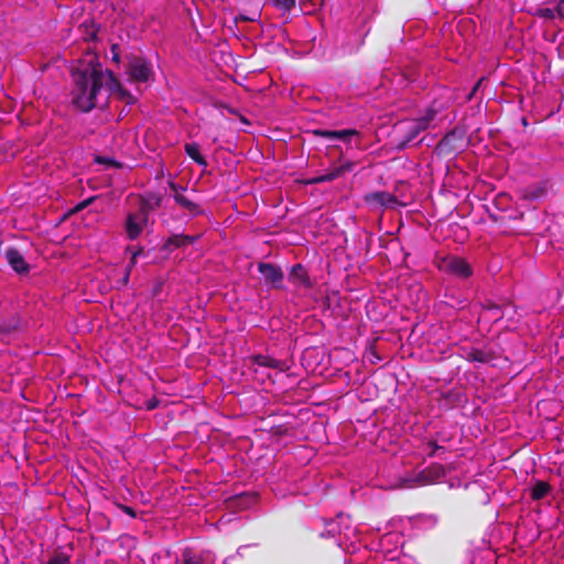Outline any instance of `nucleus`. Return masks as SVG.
Returning a JSON list of instances; mask_svg holds the SVG:
<instances>
[{
  "label": "nucleus",
  "instance_id": "nucleus-1",
  "mask_svg": "<svg viewBox=\"0 0 564 564\" xmlns=\"http://www.w3.org/2000/svg\"><path fill=\"white\" fill-rule=\"evenodd\" d=\"M72 75L74 82L72 102L84 112L94 109L102 94L116 95L127 104H133L135 100L121 87L110 70L102 69L98 56L93 52H87L82 59L77 61Z\"/></svg>",
  "mask_w": 564,
  "mask_h": 564
},
{
  "label": "nucleus",
  "instance_id": "nucleus-2",
  "mask_svg": "<svg viewBox=\"0 0 564 564\" xmlns=\"http://www.w3.org/2000/svg\"><path fill=\"white\" fill-rule=\"evenodd\" d=\"M437 267L442 272L458 279H467L473 274L470 264L464 258L457 256H447L438 259Z\"/></svg>",
  "mask_w": 564,
  "mask_h": 564
},
{
  "label": "nucleus",
  "instance_id": "nucleus-3",
  "mask_svg": "<svg viewBox=\"0 0 564 564\" xmlns=\"http://www.w3.org/2000/svg\"><path fill=\"white\" fill-rule=\"evenodd\" d=\"M349 520L348 517L344 514H338L336 519L329 520L325 524V531L321 533L323 538H334L336 534L339 535L337 544L339 547H344V543L341 541V536L349 540L350 534L355 532V530L350 529L346 522Z\"/></svg>",
  "mask_w": 564,
  "mask_h": 564
},
{
  "label": "nucleus",
  "instance_id": "nucleus-4",
  "mask_svg": "<svg viewBox=\"0 0 564 564\" xmlns=\"http://www.w3.org/2000/svg\"><path fill=\"white\" fill-rule=\"evenodd\" d=\"M127 74L133 84L148 83L152 77L150 64L142 57H134L129 62Z\"/></svg>",
  "mask_w": 564,
  "mask_h": 564
},
{
  "label": "nucleus",
  "instance_id": "nucleus-5",
  "mask_svg": "<svg viewBox=\"0 0 564 564\" xmlns=\"http://www.w3.org/2000/svg\"><path fill=\"white\" fill-rule=\"evenodd\" d=\"M149 217L139 209L128 214L124 229L130 240L137 239L147 228Z\"/></svg>",
  "mask_w": 564,
  "mask_h": 564
},
{
  "label": "nucleus",
  "instance_id": "nucleus-6",
  "mask_svg": "<svg viewBox=\"0 0 564 564\" xmlns=\"http://www.w3.org/2000/svg\"><path fill=\"white\" fill-rule=\"evenodd\" d=\"M435 116L436 111L434 109H429L425 116L403 122L402 126L409 133L406 141L410 142L414 140L421 131L427 129L431 121L434 120Z\"/></svg>",
  "mask_w": 564,
  "mask_h": 564
},
{
  "label": "nucleus",
  "instance_id": "nucleus-7",
  "mask_svg": "<svg viewBox=\"0 0 564 564\" xmlns=\"http://www.w3.org/2000/svg\"><path fill=\"white\" fill-rule=\"evenodd\" d=\"M442 475L443 471L441 467H431L417 473L414 478L403 479L401 486L404 488H413L416 486L427 485L436 481Z\"/></svg>",
  "mask_w": 564,
  "mask_h": 564
},
{
  "label": "nucleus",
  "instance_id": "nucleus-8",
  "mask_svg": "<svg viewBox=\"0 0 564 564\" xmlns=\"http://www.w3.org/2000/svg\"><path fill=\"white\" fill-rule=\"evenodd\" d=\"M170 186L174 192V196H173L174 200L183 209L187 210L192 215H199L203 213L199 205L196 204L193 199H191L187 195L184 194L185 189L183 187H180L174 183H171Z\"/></svg>",
  "mask_w": 564,
  "mask_h": 564
},
{
  "label": "nucleus",
  "instance_id": "nucleus-9",
  "mask_svg": "<svg viewBox=\"0 0 564 564\" xmlns=\"http://www.w3.org/2000/svg\"><path fill=\"white\" fill-rule=\"evenodd\" d=\"M259 271L267 283H270L274 288H279L281 285L283 273L280 268L271 263H260Z\"/></svg>",
  "mask_w": 564,
  "mask_h": 564
},
{
  "label": "nucleus",
  "instance_id": "nucleus-10",
  "mask_svg": "<svg viewBox=\"0 0 564 564\" xmlns=\"http://www.w3.org/2000/svg\"><path fill=\"white\" fill-rule=\"evenodd\" d=\"M315 135L326 138L328 140H341L344 142H350V137L358 135V131L354 129L345 130H323L317 129L314 131Z\"/></svg>",
  "mask_w": 564,
  "mask_h": 564
},
{
  "label": "nucleus",
  "instance_id": "nucleus-11",
  "mask_svg": "<svg viewBox=\"0 0 564 564\" xmlns=\"http://www.w3.org/2000/svg\"><path fill=\"white\" fill-rule=\"evenodd\" d=\"M350 169H351L350 163L335 166L330 171L311 178L307 183L308 184H318V183H324V182H330V181L339 177L340 175H343L346 171H349Z\"/></svg>",
  "mask_w": 564,
  "mask_h": 564
},
{
  "label": "nucleus",
  "instance_id": "nucleus-12",
  "mask_svg": "<svg viewBox=\"0 0 564 564\" xmlns=\"http://www.w3.org/2000/svg\"><path fill=\"white\" fill-rule=\"evenodd\" d=\"M6 258L9 264L12 267L14 271L18 273L28 272L29 267L23 258V256L17 249L10 248L6 252Z\"/></svg>",
  "mask_w": 564,
  "mask_h": 564
},
{
  "label": "nucleus",
  "instance_id": "nucleus-13",
  "mask_svg": "<svg viewBox=\"0 0 564 564\" xmlns=\"http://www.w3.org/2000/svg\"><path fill=\"white\" fill-rule=\"evenodd\" d=\"M161 205V196L156 194H148L140 199L139 210L143 212L148 217L149 213Z\"/></svg>",
  "mask_w": 564,
  "mask_h": 564
},
{
  "label": "nucleus",
  "instance_id": "nucleus-14",
  "mask_svg": "<svg viewBox=\"0 0 564 564\" xmlns=\"http://www.w3.org/2000/svg\"><path fill=\"white\" fill-rule=\"evenodd\" d=\"M290 280L297 286L308 288L310 279L305 269L301 264H295L290 273Z\"/></svg>",
  "mask_w": 564,
  "mask_h": 564
},
{
  "label": "nucleus",
  "instance_id": "nucleus-15",
  "mask_svg": "<svg viewBox=\"0 0 564 564\" xmlns=\"http://www.w3.org/2000/svg\"><path fill=\"white\" fill-rule=\"evenodd\" d=\"M368 200L384 207H391L397 202L394 196L386 192L372 193L368 196Z\"/></svg>",
  "mask_w": 564,
  "mask_h": 564
},
{
  "label": "nucleus",
  "instance_id": "nucleus-16",
  "mask_svg": "<svg viewBox=\"0 0 564 564\" xmlns=\"http://www.w3.org/2000/svg\"><path fill=\"white\" fill-rule=\"evenodd\" d=\"M197 237L195 236H173L166 241V248H178L189 243H193Z\"/></svg>",
  "mask_w": 564,
  "mask_h": 564
},
{
  "label": "nucleus",
  "instance_id": "nucleus-17",
  "mask_svg": "<svg viewBox=\"0 0 564 564\" xmlns=\"http://www.w3.org/2000/svg\"><path fill=\"white\" fill-rule=\"evenodd\" d=\"M550 492V485L545 481H536L531 488V498L540 500Z\"/></svg>",
  "mask_w": 564,
  "mask_h": 564
},
{
  "label": "nucleus",
  "instance_id": "nucleus-18",
  "mask_svg": "<svg viewBox=\"0 0 564 564\" xmlns=\"http://www.w3.org/2000/svg\"><path fill=\"white\" fill-rule=\"evenodd\" d=\"M185 152L186 154L193 159L196 163L199 165H206L205 159L202 156L199 152V147L196 143H187L185 145Z\"/></svg>",
  "mask_w": 564,
  "mask_h": 564
},
{
  "label": "nucleus",
  "instance_id": "nucleus-19",
  "mask_svg": "<svg viewBox=\"0 0 564 564\" xmlns=\"http://www.w3.org/2000/svg\"><path fill=\"white\" fill-rule=\"evenodd\" d=\"M252 364L260 366V367H267V368H278L280 366V362L269 356L263 355H257L252 357Z\"/></svg>",
  "mask_w": 564,
  "mask_h": 564
},
{
  "label": "nucleus",
  "instance_id": "nucleus-20",
  "mask_svg": "<svg viewBox=\"0 0 564 564\" xmlns=\"http://www.w3.org/2000/svg\"><path fill=\"white\" fill-rule=\"evenodd\" d=\"M272 4L282 13L290 12L295 7V0H272Z\"/></svg>",
  "mask_w": 564,
  "mask_h": 564
},
{
  "label": "nucleus",
  "instance_id": "nucleus-21",
  "mask_svg": "<svg viewBox=\"0 0 564 564\" xmlns=\"http://www.w3.org/2000/svg\"><path fill=\"white\" fill-rule=\"evenodd\" d=\"M182 564H205L203 557L198 554H194L191 551L183 553Z\"/></svg>",
  "mask_w": 564,
  "mask_h": 564
},
{
  "label": "nucleus",
  "instance_id": "nucleus-22",
  "mask_svg": "<svg viewBox=\"0 0 564 564\" xmlns=\"http://www.w3.org/2000/svg\"><path fill=\"white\" fill-rule=\"evenodd\" d=\"M69 560L66 555L63 554H56L53 557H51L47 562V564H68Z\"/></svg>",
  "mask_w": 564,
  "mask_h": 564
},
{
  "label": "nucleus",
  "instance_id": "nucleus-23",
  "mask_svg": "<svg viewBox=\"0 0 564 564\" xmlns=\"http://www.w3.org/2000/svg\"><path fill=\"white\" fill-rule=\"evenodd\" d=\"M539 15L544 19L552 20L555 18L556 12L554 9L551 8H544L539 10Z\"/></svg>",
  "mask_w": 564,
  "mask_h": 564
},
{
  "label": "nucleus",
  "instance_id": "nucleus-24",
  "mask_svg": "<svg viewBox=\"0 0 564 564\" xmlns=\"http://www.w3.org/2000/svg\"><path fill=\"white\" fill-rule=\"evenodd\" d=\"M471 357L474 360L476 361H479V362H486L487 361V358L485 356V354L482 351H475L471 354Z\"/></svg>",
  "mask_w": 564,
  "mask_h": 564
},
{
  "label": "nucleus",
  "instance_id": "nucleus-25",
  "mask_svg": "<svg viewBox=\"0 0 564 564\" xmlns=\"http://www.w3.org/2000/svg\"><path fill=\"white\" fill-rule=\"evenodd\" d=\"M120 509L128 516H130L131 518H134L135 517V512L134 510L129 507V506H120Z\"/></svg>",
  "mask_w": 564,
  "mask_h": 564
},
{
  "label": "nucleus",
  "instance_id": "nucleus-26",
  "mask_svg": "<svg viewBox=\"0 0 564 564\" xmlns=\"http://www.w3.org/2000/svg\"><path fill=\"white\" fill-rule=\"evenodd\" d=\"M489 308H490V310H495V311H496V312H495V314H494V317H495L496 319H499V318L501 317V315H500V313H499V307H498V306L494 305V306H491V307H489Z\"/></svg>",
  "mask_w": 564,
  "mask_h": 564
},
{
  "label": "nucleus",
  "instance_id": "nucleus-27",
  "mask_svg": "<svg viewBox=\"0 0 564 564\" xmlns=\"http://www.w3.org/2000/svg\"><path fill=\"white\" fill-rule=\"evenodd\" d=\"M141 253V251H133L131 257V265L134 264L137 257Z\"/></svg>",
  "mask_w": 564,
  "mask_h": 564
},
{
  "label": "nucleus",
  "instance_id": "nucleus-28",
  "mask_svg": "<svg viewBox=\"0 0 564 564\" xmlns=\"http://www.w3.org/2000/svg\"><path fill=\"white\" fill-rule=\"evenodd\" d=\"M393 538H394V535H393V534H387V535H384V536L382 538V540H381V544H382L384 541H390V540H391V539H393Z\"/></svg>",
  "mask_w": 564,
  "mask_h": 564
},
{
  "label": "nucleus",
  "instance_id": "nucleus-29",
  "mask_svg": "<svg viewBox=\"0 0 564 564\" xmlns=\"http://www.w3.org/2000/svg\"><path fill=\"white\" fill-rule=\"evenodd\" d=\"M481 83H482V78H480V79L477 82V84H476V85H475V87H474V90H477V89L480 87Z\"/></svg>",
  "mask_w": 564,
  "mask_h": 564
},
{
  "label": "nucleus",
  "instance_id": "nucleus-30",
  "mask_svg": "<svg viewBox=\"0 0 564 564\" xmlns=\"http://www.w3.org/2000/svg\"><path fill=\"white\" fill-rule=\"evenodd\" d=\"M312 1H313L314 6H319V4H322L323 0H312Z\"/></svg>",
  "mask_w": 564,
  "mask_h": 564
}]
</instances>
